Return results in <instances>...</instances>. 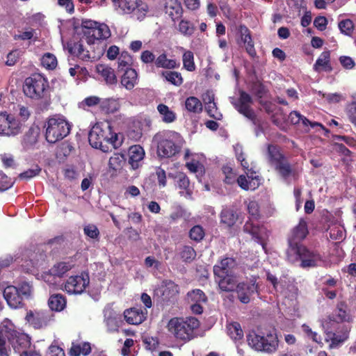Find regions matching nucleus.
I'll return each instance as SVG.
<instances>
[{"instance_id":"44","label":"nucleus","mask_w":356,"mask_h":356,"mask_svg":"<svg viewBox=\"0 0 356 356\" xmlns=\"http://www.w3.org/2000/svg\"><path fill=\"white\" fill-rule=\"evenodd\" d=\"M161 76L165 80L176 86H181L183 83V78L181 73L175 71H164Z\"/></svg>"},{"instance_id":"28","label":"nucleus","mask_w":356,"mask_h":356,"mask_svg":"<svg viewBox=\"0 0 356 356\" xmlns=\"http://www.w3.org/2000/svg\"><path fill=\"white\" fill-rule=\"evenodd\" d=\"M240 32V42L243 44L246 51L251 56H254L256 54V51L254 47V43L252 42L250 31L245 26H241L239 28Z\"/></svg>"},{"instance_id":"3","label":"nucleus","mask_w":356,"mask_h":356,"mask_svg":"<svg viewBox=\"0 0 356 356\" xmlns=\"http://www.w3.org/2000/svg\"><path fill=\"white\" fill-rule=\"evenodd\" d=\"M152 143L156 145L158 156L170 158L177 154L183 145L181 136L175 131H162L156 134Z\"/></svg>"},{"instance_id":"21","label":"nucleus","mask_w":356,"mask_h":356,"mask_svg":"<svg viewBox=\"0 0 356 356\" xmlns=\"http://www.w3.org/2000/svg\"><path fill=\"white\" fill-rule=\"evenodd\" d=\"M147 310L138 307H132L124 312V317L127 323L139 325L147 318Z\"/></svg>"},{"instance_id":"61","label":"nucleus","mask_w":356,"mask_h":356,"mask_svg":"<svg viewBox=\"0 0 356 356\" xmlns=\"http://www.w3.org/2000/svg\"><path fill=\"white\" fill-rule=\"evenodd\" d=\"M16 112L17 115L20 118L19 121L23 124L25 121H26L30 115L31 111L27 106L23 105H18L17 109H16Z\"/></svg>"},{"instance_id":"5","label":"nucleus","mask_w":356,"mask_h":356,"mask_svg":"<svg viewBox=\"0 0 356 356\" xmlns=\"http://www.w3.org/2000/svg\"><path fill=\"white\" fill-rule=\"evenodd\" d=\"M287 259L291 263L300 261V266L303 268H313L321 265L323 263L321 255L301 244L290 242L287 252Z\"/></svg>"},{"instance_id":"12","label":"nucleus","mask_w":356,"mask_h":356,"mask_svg":"<svg viewBox=\"0 0 356 356\" xmlns=\"http://www.w3.org/2000/svg\"><path fill=\"white\" fill-rule=\"evenodd\" d=\"M268 160L270 164L278 171L286 181L296 179V173L291 169L289 164L283 157L276 146H268Z\"/></svg>"},{"instance_id":"15","label":"nucleus","mask_w":356,"mask_h":356,"mask_svg":"<svg viewBox=\"0 0 356 356\" xmlns=\"http://www.w3.org/2000/svg\"><path fill=\"white\" fill-rule=\"evenodd\" d=\"M89 284V277L87 274L71 276L65 284V290L70 294H79L83 292Z\"/></svg>"},{"instance_id":"35","label":"nucleus","mask_w":356,"mask_h":356,"mask_svg":"<svg viewBox=\"0 0 356 356\" xmlns=\"http://www.w3.org/2000/svg\"><path fill=\"white\" fill-rule=\"evenodd\" d=\"M97 72L102 76L108 84H113L117 81L114 70L104 64H99L96 67Z\"/></svg>"},{"instance_id":"42","label":"nucleus","mask_w":356,"mask_h":356,"mask_svg":"<svg viewBox=\"0 0 356 356\" xmlns=\"http://www.w3.org/2000/svg\"><path fill=\"white\" fill-rule=\"evenodd\" d=\"M328 231L330 238L333 240H342L345 238V229L339 222L330 225Z\"/></svg>"},{"instance_id":"49","label":"nucleus","mask_w":356,"mask_h":356,"mask_svg":"<svg viewBox=\"0 0 356 356\" xmlns=\"http://www.w3.org/2000/svg\"><path fill=\"white\" fill-rule=\"evenodd\" d=\"M131 63L132 58L129 54L126 51L122 52L118 58V70L122 72L125 71L127 68H131L130 65Z\"/></svg>"},{"instance_id":"22","label":"nucleus","mask_w":356,"mask_h":356,"mask_svg":"<svg viewBox=\"0 0 356 356\" xmlns=\"http://www.w3.org/2000/svg\"><path fill=\"white\" fill-rule=\"evenodd\" d=\"M3 297L8 306L13 309L22 307V298L19 295L17 287L14 286H8L3 290Z\"/></svg>"},{"instance_id":"18","label":"nucleus","mask_w":356,"mask_h":356,"mask_svg":"<svg viewBox=\"0 0 356 356\" xmlns=\"http://www.w3.org/2000/svg\"><path fill=\"white\" fill-rule=\"evenodd\" d=\"M26 321L35 329L46 327L51 321L49 312L42 310H30L26 313Z\"/></svg>"},{"instance_id":"54","label":"nucleus","mask_w":356,"mask_h":356,"mask_svg":"<svg viewBox=\"0 0 356 356\" xmlns=\"http://www.w3.org/2000/svg\"><path fill=\"white\" fill-rule=\"evenodd\" d=\"M19 295L22 300L29 299L32 297L33 295V286L28 282L22 283L19 287H17Z\"/></svg>"},{"instance_id":"13","label":"nucleus","mask_w":356,"mask_h":356,"mask_svg":"<svg viewBox=\"0 0 356 356\" xmlns=\"http://www.w3.org/2000/svg\"><path fill=\"white\" fill-rule=\"evenodd\" d=\"M22 123L15 116L6 112L0 113V135L15 136L21 133Z\"/></svg>"},{"instance_id":"62","label":"nucleus","mask_w":356,"mask_h":356,"mask_svg":"<svg viewBox=\"0 0 356 356\" xmlns=\"http://www.w3.org/2000/svg\"><path fill=\"white\" fill-rule=\"evenodd\" d=\"M188 169L193 173H199L202 175L203 172V165L198 161L193 159L191 161L186 163Z\"/></svg>"},{"instance_id":"50","label":"nucleus","mask_w":356,"mask_h":356,"mask_svg":"<svg viewBox=\"0 0 356 356\" xmlns=\"http://www.w3.org/2000/svg\"><path fill=\"white\" fill-rule=\"evenodd\" d=\"M188 300L191 302L204 303L207 301V297L200 289H194L188 293Z\"/></svg>"},{"instance_id":"29","label":"nucleus","mask_w":356,"mask_h":356,"mask_svg":"<svg viewBox=\"0 0 356 356\" xmlns=\"http://www.w3.org/2000/svg\"><path fill=\"white\" fill-rule=\"evenodd\" d=\"M308 233L307 222L305 220L300 219L298 225L294 227L292 231L291 237L289 241L290 244L293 241V244H300L298 242L304 239Z\"/></svg>"},{"instance_id":"36","label":"nucleus","mask_w":356,"mask_h":356,"mask_svg":"<svg viewBox=\"0 0 356 356\" xmlns=\"http://www.w3.org/2000/svg\"><path fill=\"white\" fill-rule=\"evenodd\" d=\"M157 111L162 121L165 123H172L177 119L176 113L165 104H159L157 106Z\"/></svg>"},{"instance_id":"41","label":"nucleus","mask_w":356,"mask_h":356,"mask_svg":"<svg viewBox=\"0 0 356 356\" xmlns=\"http://www.w3.org/2000/svg\"><path fill=\"white\" fill-rule=\"evenodd\" d=\"M227 334L235 341H240L243 337V332L238 323L233 322L227 325Z\"/></svg>"},{"instance_id":"20","label":"nucleus","mask_w":356,"mask_h":356,"mask_svg":"<svg viewBox=\"0 0 356 356\" xmlns=\"http://www.w3.org/2000/svg\"><path fill=\"white\" fill-rule=\"evenodd\" d=\"M232 103L237 111L246 118L252 119L254 117V112L250 108L252 98L248 93L241 91L238 100Z\"/></svg>"},{"instance_id":"1","label":"nucleus","mask_w":356,"mask_h":356,"mask_svg":"<svg viewBox=\"0 0 356 356\" xmlns=\"http://www.w3.org/2000/svg\"><path fill=\"white\" fill-rule=\"evenodd\" d=\"M352 320L347 304L344 301L338 302L334 312L323 323L326 340L330 341V348H338L348 339L350 326L344 323Z\"/></svg>"},{"instance_id":"14","label":"nucleus","mask_w":356,"mask_h":356,"mask_svg":"<svg viewBox=\"0 0 356 356\" xmlns=\"http://www.w3.org/2000/svg\"><path fill=\"white\" fill-rule=\"evenodd\" d=\"M19 332L9 319H5L0 325V356H9L6 339L9 341Z\"/></svg>"},{"instance_id":"8","label":"nucleus","mask_w":356,"mask_h":356,"mask_svg":"<svg viewBox=\"0 0 356 356\" xmlns=\"http://www.w3.org/2000/svg\"><path fill=\"white\" fill-rule=\"evenodd\" d=\"M23 90L27 97L33 99H46L49 96V82L42 74H35L26 79Z\"/></svg>"},{"instance_id":"37","label":"nucleus","mask_w":356,"mask_h":356,"mask_svg":"<svg viewBox=\"0 0 356 356\" xmlns=\"http://www.w3.org/2000/svg\"><path fill=\"white\" fill-rule=\"evenodd\" d=\"M119 99L108 98L102 99L100 108L106 113H113L120 108Z\"/></svg>"},{"instance_id":"17","label":"nucleus","mask_w":356,"mask_h":356,"mask_svg":"<svg viewBox=\"0 0 356 356\" xmlns=\"http://www.w3.org/2000/svg\"><path fill=\"white\" fill-rule=\"evenodd\" d=\"M237 268L236 261L233 258L226 257L213 266V273L215 277H223L237 273Z\"/></svg>"},{"instance_id":"34","label":"nucleus","mask_w":356,"mask_h":356,"mask_svg":"<svg viewBox=\"0 0 356 356\" xmlns=\"http://www.w3.org/2000/svg\"><path fill=\"white\" fill-rule=\"evenodd\" d=\"M67 49L72 55H74L83 60H88L90 58L88 51L83 48V44L81 42L68 43Z\"/></svg>"},{"instance_id":"60","label":"nucleus","mask_w":356,"mask_h":356,"mask_svg":"<svg viewBox=\"0 0 356 356\" xmlns=\"http://www.w3.org/2000/svg\"><path fill=\"white\" fill-rule=\"evenodd\" d=\"M195 251L192 247L190 246L184 247L181 252V258L186 262H189L193 260L195 257Z\"/></svg>"},{"instance_id":"51","label":"nucleus","mask_w":356,"mask_h":356,"mask_svg":"<svg viewBox=\"0 0 356 356\" xmlns=\"http://www.w3.org/2000/svg\"><path fill=\"white\" fill-rule=\"evenodd\" d=\"M302 332L305 334L306 337L309 339L312 340L314 342L321 344L322 343V338L321 335L312 329L307 324H303L301 327Z\"/></svg>"},{"instance_id":"53","label":"nucleus","mask_w":356,"mask_h":356,"mask_svg":"<svg viewBox=\"0 0 356 356\" xmlns=\"http://www.w3.org/2000/svg\"><path fill=\"white\" fill-rule=\"evenodd\" d=\"M41 277L52 289H55L58 285V279L59 277L51 273V269L42 274Z\"/></svg>"},{"instance_id":"9","label":"nucleus","mask_w":356,"mask_h":356,"mask_svg":"<svg viewBox=\"0 0 356 356\" xmlns=\"http://www.w3.org/2000/svg\"><path fill=\"white\" fill-rule=\"evenodd\" d=\"M247 341L252 349L266 353H275L279 345L277 336L273 332L261 335L254 331L250 332L247 335Z\"/></svg>"},{"instance_id":"16","label":"nucleus","mask_w":356,"mask_h":356,"mask_svg":"<svg viewBox=\"0 0 356 356\" xmlns=\"http://www.w3.org/2000/svg\"><path fill=\"white\" fill-rule=\"evenodd\" d=\"M257 277H252L248 282H239L236 286V293L239 300L243 303H248L251 296L257 292Z\"/></svg>"},{"instance_id":"45","label":"nucleus","mask_w":356,"mask_h":356,"mask_svg":"<svg viewBox=\"0 0 356 356\" xmlns=\"http://www.w3.org/2000/svg\"><path fill=\"white\" fill-rule=\"evenodd\" d=\"M105 323L107 327L108 331L115 332L117 331L119 327V318L117 315L112 312H106L105 314Z\"/></svg>"},{"instance_id":"48","label":"nucleus","mask_w":356,"mask_h":356,"mask_svg":"<svg viewBox=\"0 0 356 356\" xmlns=\"http://www.w3.org/2000/svg\"><path fill=\"white\" fill-rule=\"evenodd\" d=\"M183 67L188 72L195 70V64L194 62V55L191 51H185L182 57Z\"/></svg>"},{"instance_id":"32","label":"nucleus","mask_w":356,"mask_h":356,"mask_svg":"<svg viewBox=\"0 0 356 356\" xmlns=\"http://www.w3.org/2000/svg\"><path fill=\"white\" fill-rule=\"evenodd\" d=\"M165 13L175 21L179 19L182 14V7L181 3L177 0H168L165 3Z\"/></svg>"},{"instance_id":"4","label":"nucleus","mask_w":356,"mask_h":356,"mask_svg":"<svg viewBox=\"0 0 356 356\" xmlns=\"http://www.w3.org/2000/svg\"><path fill=\"white\" fill-rule=\"evenodd\" d=\"M247 207L248 213L252 218L245 222L243 231L250 234L252 238L259 243L262 246L263 250L266 252V241L268 238V231L264 226H260L257 222L254 221V220H257L260 216L259 204L255 200H250Z\"/></svg>"},{"instance_id":"57","label":"nucleus","mask_w":356,"mask_h":356,"mask_svg":"<svg viewBox=\"0 0 356 356\" xmlns=\"http://www.w3.org/2000/svg\"><path fill=\"white\" fill-rule=\"evenodd\" d=\"M15 183V181L9 178L2 171H0V191H5L10 188Z\"/></svg>"},{"instance_id":"27","label":"nucleus","mask_w":356,"mask_h":356,"mask_svg":"<svg viewBox=\"0 0 356 356\" xmlns=\"http://www.w3.org/2000/svg\"><path fill=\"white\" fill-rule=\"evenodd\" d=\"M216 281L222 291H236V286L238 281L237 273L226 275L223 277H216Z\"/></svg>"},{"instance_id":"59","label":"nucleus","mask_w":356,"mask_h":356,"mask_svg":"<svg viewBox=\"0 0 356 356\" xmlns=\"http://www.w3.org/2000/svg\"><path fill=\"white\" fill-rule=\"evenodd\" d=\"M234 150L236 154V157L237 160L241 163V165L243 167V168H248V164L245 159L242 146L239 144H236L234 145Z\"/></svg>"},{"instance_id":"11","label":"nucleus","mask_w":356,"mask_h":356,"mask_svg":"<svg viewBox=\"0 0 356 356\" xmlns=\"http://www.w3.org/2000/svg\"><path fill=\"white\" fill-rule=\"evenodd\" d=\"M111 134V125L108 122L96 123L90 129L88 134L90 145L95 149H99L103 152L111 151L106 145V138Z\"/></svg>"},{"instance_id":"6","label":"nucleus","mask_w":356,"mask_h":356,"mask_svg":"<svg viewBox=\"0 0 356 356\" xmlns=\"http://www.w3.org/2000/svg\"><path fill=\"white\" fill-rule=\"evenodd\" d=\"M45 138L47 142L55 143L67 136L70 131V125L61 115H54L44 124Z\"/></svg>"},{"instance_id":"56","label":"nucleus","mask_w":356,"mask_h":356,"mask_svg":"<svg viewBox=\"0 0 356 356\" xmlns=\"http://www.w3.org/2000/svg\"><path fill=\"white\" fill-rule=\"evenodd\" d=\"M195 28L188 21L181 20L179 24V31L184 35H191L194 32Z\"/></svg>"},{"instance_id":"39","label":"nucleus","mask_w":356,"mask_h":356,"mask_svg":"<svg viewBox=\"0 0 356 356\" xmlns=\"http://www.w3.org/2000/svg\"><path fill=\"white\" fill-rule=\"evenodd\" d=\"M91 352V346L88 342H81L76 344H72L70 349V354L74 356L83 355L86 356Z\"/></svg>"},{"instance_id":"55","label":"nucleus","mask_w":356,"mask_h":356,"mask_svg":"<svg viewBox=\"0 0 356 356\" xmlns=\"http://www.w3.org/2000/svg\"><path fill=\"white\" fill-rule=\"evenodd\" d=\"M190 238L195 241H200L204 236V231L200 225L192 227L189 232Z\"/></svg>"},{"instance_id":"25","label":"nucleus","mask_w":356,"mask_h":356,"mask_svg":"<svg viewBox=\"0 0 356 356\" xmlns=\"http://www.w3.org/2000/svg\"><path fill=\"white\" fill-rule=\"evenodd\" d=\"M9 343L14 350L19 354L31 346V341L29 336L19 332L14 337L11 338Z\"/></svg>"},{"instance_id":"38","label":"nucleus","mask_w":356,"mask_h":356,"mask_svg":"<svg viewBox=\"0 0 356 356\" xmlns=\"http://www.w3.org/2000/svg\"><path fill=\"white\" fill-rule=\"evenodd\" d=\"M237 216L235 212L230 209H224L220 214L221 223L227 227H232L236 222Z\"/></svg>"},{"instance_id":"23","label":"nucleus","mask_w":356,"mask_h":356,"mask_svg":"<svg viewBox=\"0 0 356 356\" xmlns=\"http://www.w3.org/2000/svg\"><path fill=\"white\" fill-rule=\"evenodd\" d=\"M266 276L267 280L273 284L277 292H280L284 296L290 299H293L296 297L297 289L293 285H289L287 289H285L274 275L267 273Z\"/></svg>"},{"instance_id":"26","label":"nucleus","mask_w":356,"mask_h":356,"mask_svg":"<svg viewBox=\"0 0 356 356\" xmlns=\"http://www.w3.org/2000/svg\"><path fill=\"white\" fill-rule=\"evenodd\" d=\"M168 177L176 179V186L181 190L180 194L181 195L186 197H191L192 191L190 187V181L185 174L180 172H177L175 175L169 173Z\"/></svg>"},{"instance_id":"46","label":"nucleus","mask_w":356,"mask_h":356,"mask_svg":"<svg viewBox=\"0 0 356 356\" xmlns=\"http://www.w3.org/2000/svg\"><path fill=\"white\" fill-rule=\"evenodd\" d=\"M185 107L189 112L195 113L202 110V102L195 97H188L185 101Z\"/></svg>"},{"instance_id":"64","label":"nucleus","mask_w":356,"mask_h":356,"mask_svg":"<svg viewBox=\"0 0 356 356\" xmlns=\"http://www.w3.org/2000/svg\"><path fill=\"white\" fill-rule=\"evenodd\" d=\"M347 115L349 121L356 127V102H353L350 105L347 111Z\"/></svg>"},{"instance_id":"30","label":"nucleus","mask_w":356,"mask_h":356,"mask_svg":"<svg viewBox=\"0 0 356 356\" xmlns=\"http://www.w3.org/2000/svg\"><path fill=\"white\" fill-rule=\"evenodd\" d=\"M138 74L133 68H127L121 78V84L127 90H131L138 83Z\"/></svg>"},{"instance_id":"2","label":"nucleus","mask_w":356,"mask_h":356,"mask_svg":"<svg viewBox=\"0 0 356 356\" xmlns=\"http://www.w3.org/2000/svg\"><path fill=\"white\" fill-rule=\"evenodd\" d=\"M199 326L200 322L195 317H173L168 321L166 328L177 340L187 342L195 337Z\"/></svg>"},{"instance_id":"58","label":"nucleus","mask_w":356,"mask_h":356,"mask_svg":"<svg viewBox=\"0 0 356 356\" xmlns=\"http://www.w3.org/2000/svg\"><path fill=\"white\" fill-rule=\"evenodd\" d=\"M353 28V22L350 19H344L339 23V30L346 35H350L352 33Z\"/></svg>"},{"instance_id":"31","label":"nucleus","mask_w":356,"mask_h":356,"mask_svg":"<svg viewBox=\"0 0 356 356\" xmlns=\"http://www.w3.org/2000/svg\"><path fill=\"white\" fill-rule=\"evenodd\" d=\"M330 60V52L329 51L322 52L314 65V70L318 72L321 71L330 72L332 67Z\"/></svg>"},{"instance_id":"33","label":"nucleus","mask_w":356,"mask_h":356,"mask_svg":"<svg viewBox=\"0 0 356 356\" xmlns=\"http://www.w3.org/2000/svg\"><path fill=\"white\" fill-rule=\"evenodd\" d=\"M75 265L74 261L72 259H68L66 261H63L56 263L51 268V273L58 276V277H63L66 273L70 271Z\"/></svg>"},{"instance_id":"19","label":"nucleus","mask_w":356,"mask_h":356,"mask_svg":"<svg viewBox=\"0 0 356 356\" xmlns=\"http://www.w3.org/2000/svg\"><path fill=\"white\" fill-rule=\"evenodd\" d=\"M245 175H241L237 179L238 186L246 191H254L261 184V178L252 168H245Z\"/></svg>"},{"instance_id":"47","label":"nucleus","mask_w":356,"mask_h":356,"mask_svg":"<svg viewBox=\"0 0 356 356\" xmlns=\"http://www.w3.org/2000/svg\"><path fill=\"white\" fill-rule=\"evenodd\" d=\"M41 64L47 70H54L58 65L57 58L51 53H45L41 58Z\"/></svg>"},{"instance_id":"10","label":"nucleus","mask_w":356,"mask_h":356,"mask_svg":"<svg viewBox=\"0 0 356 356\" xmlns=\"http://www.w3.org/2000/svg\"><path fill=\"white\" fill-rule=\"evenodd\" d=\"M83 40L88 44H95L100 40L110 37L111 31L105 24H100L92 20H85L82 22Z\"/></svg>"},{"instance_id":"43","label":"nucleus","mask_w":356,"mask_h":356,"mask_svg":"<svg viewBox=\"0 0 356 356\" xmlns=\"http://www.w3.org/2000/svg\"><path fill=\"white\" fill-rule=\"evenodd\" d=\"M155 65L158 67L165 69H175L177 66L176 60L168 59L165 54H162L156 58Z\"/></svg>"},{"instance_id":"40","label":"nucleus","mask_w":356,"mask_h":356,"mask_svg":"<svg viewBox=\"0 0 356 356\" xmlns=\"http://www.w3.org/2000/svg\"><path fill=\"white\" fill-rule=\"evenodd\" d=\"M48 303L50 309L56 312L62 311L66 305L65 299L60 294L52 295Z\"/></svg>"},{"instance_id":"24","label":"nucleus","mask_w":356,"mask_h":356,"mask_svg":"<svg viewBox=\"0 0 356 356\" xmlns=\"http://www.w3.org/2000/svg\"><path fill=\"white\" fill-rule=\"evenodd\" d=\"M145 154V150L140 145H133L129 147V163L132 169H138L142 165Z\"/></svg>"},{"instance_id":"7","label":"nucleus","mask_w":356,"mask_h":356,"mask_svg":"<svg viewBox=\"0 0 356 356\" xmlns=\"http://www.w3.org/2000/svg\"><path fill=\"white\" fill-rule=\"evenodd\" d=\"M115 10L120 15H128L143 20L149 12L147 4L142 0H112Z\"/></svg>"},{"instance_id":"52","label":"nucleus","mask_w":356,"mask_h":356,"mask_svg":"<svg viewBox=\"0 0 356 356\" xmlns=\"http://www.w3.org/2000/svg\"><path fill=\"white\" fill-rule=\"evenodd\" d=\"M124 163V158L122 154H115L109 159L108 165L114 170L120 169Z\"/></svg>"},{"instance_id":"63","label":"nucleus","mask_w":356,"mask_h":356,"mask_svg":"<svg viewBox=\"0 0 356 356\" xmlns=\"http://www.w3.org/2000/svg\"><path fill=\"white\" fill-rule=\"evenodd\" d=\"M106 145L108 147H110L111 149V146L113 148L116 149L118 147H120L121 145V142L118 140V135L115 133H113L111 129V134H109L106 138Z\"/></svg>"}]
</instances>
